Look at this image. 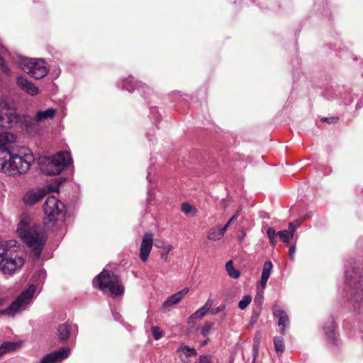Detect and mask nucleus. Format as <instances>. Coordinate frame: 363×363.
I'll list each match as a JSON object with an SVG mask.
<instances>
[{
    "instance_id": "obj_6",
    "label": "nucleus",
    "mask_w": 363,
    "mask_h": 363,
    "mask_svg": "<svg viewBox=\"0 0 363 363\" xmlns=\"http://www.w3.org/2000/svg\"><path fill=\"white\" fill-rule=\"evenodd\" d=\"M71 162L72 158L69 152H59L47 160L43 171L48 175L59 174Z\"/></svg>"
},
{
    "instance_id": "obj_27",
    "label": "nucleus",
    "mask_w": 363,
    "mask_h": 363,
    "mask_svg": "<svg viewBox=\"0 0 363 363\" xmlns=\"http://www.w3.org/2000/svg\"><path fill=\"white\" fill-rule=\"evenodd\" d=\"M278 232L275 230V229L272 227L268 228L267 230V235L269 240V242L272 246H275L277 242V238L278 237Z\"/></svg>"
},
{
    "instance_id": "obj_4",
    "label": "nucleus",
    "mask_w": 363,
    "mask_h": 363,
    "mask_svg": "<svg viewBox=\"0 0 363 363\" xmlns=\"http://www.w3.org/2000/svg\"><path fill=\"white\" fill-rule=\"evenodd\" d=\"M23 264L24 259L13 252L7 243L0 244V269L4 274H13Z\"/></svg>"
},
{
    "instance_id": "obj_19",
    "label": "nucleus",
    "mask_w": 363,
    "mask_h": 363,
    "mask_svg": "<svg viewBox=\"0 0 363 363\" xmlns=\"http://www.w3.org/2000/svg\"><path fill=\"white\" fill-rule=\"evenodd\" d=\"M58 337L60 340H67L70 335V326L68 323H62L57 328Z\"/></svg>"
},
{
    "instance_id": "obj_21",
    "label": "nucleus",
    "mask_w": 363,
    "mask_h": 363,
    "mask_svg": "<svg viewBox=\"0 0 363 363\" xmlns=\"http://www.w3.org/2000/svg\"><path fill=\"white\" fill-rule=\"evenodd\" d=\"M18 347V344L14 342H5L0 346V357L13 352Z\"/></svg>"
},
{
    "instance_id": "obj_18",
    "label": "nucleus",
    "mask_w": 363,
    "mask_h": 363,
    "mask_svg": "<svg viewBox=\"0 0 363 363\" xmlns=\"http://www.w3.org/2000/svg\"><path fill=\"white\" fill-rule=\"evenodd\" d=\"M274 314L279 318L278 324L281 326V333L285 335V329L289 325V320L286 313L281 310H276L274 311Z\"/></svg>"
},
{
    "instance_id": "obj_42",
    "label": "nucleus",
    "mask_w": 363,
    "mask_h": 363,
    "mask_svg": "<svg viewBox=\"0 0 363 363\" xmlns=\"http://www.w3.org/2000/svg\"><path fill=\"white\" fill-rule=\"evenodd\" d=\"M1 69L7 74H10V69L7 67L4 62H1Z\"/></svg>"
},
{
    "instance_id": "obj_46",
    "label": "nucleus",
    "mask_w": 363,
    "mask_h": 363,
    "mask_svg": "<svg viewBox=\"0 0 363 363\" xmlns=\"http://www.w3.org/2000/svg\"><path fill=\"white\" fill-rule=\"evenodd\" d=\"M230 225H228V223H226L223 227L220 228V230L223 232V234L224 235L225 231L227 230V229L228 228Z\"/></svg>"
},
{
    "instance_id": "obj_31",
    "label": "nucleus",
    "mask_w": 363,
    "mask_h": 363,
    "mask_svg": "<svg viewBox=\"0 0 363 363\" xmlns=\"http://www.w3.org/2000/svg\"><path fill=\"white\" fill-rule=\"evenodd\" d=\"M213 326V323H209V322H207L201 328V333L204 336V337H207V335H208L211 328Z\"/></svg>"
},
{
    "instance_id": "obj_20",
    "label": "nucleus",
    "mask_w": 363,
    "mask_h": 363,
    "mask_svg": "<svg viewBox=\"0 0 363 363\" xmlns=\"http://www.w3.org/2000/svg\"><path fill=\"white\" fill-rule=\"evenodd\" d=\"M336 328L335 322L333 319H330L328 322V325L324 326V330L325 335L328 339L331 341H334L335 338V329Z\"/></svg>"
},
{
    "instance_id": "obj_32",
    "label": "nucleus",
    "mask_w": 363,
    "mask_h": 363,
    "mask_svg": "<svg viewBox=\"0 0 363 363\" xmlns=\"http://www.w3.org/2000/svg\"><path fill=\"white\" fill-rule=\"evenodd\" d=\"M152 333L156 340L160 339L164 335L163 332L157 326L152 328Z\"/></svg>"
},
{
    "instance_id": "obj_23",
    "label": "nucleus",
    "mask_w": 363,
    "mask_h": 363,
    "mask_svg": "<svg viewBox=\"0 0 363 363\" xmlns=\"http://www.w3.org/2000/svg\"><path fill=\"white\" fill-rule=\"evenodd\" d=\"M225 269H226V271H227L228 275L230 277H232L233 279H238V277H240V273L238 270H237L234 267L233 262L232 260L227 262V263L225 264Z\"/></svg>"
},
{
    "instance_id": "obj_36",
    "label": "nucleus",
    "mask_w": 363,
    "mask_h": 363,
    "mask_svg": "<svg viewBox=\"0 0 363 363\" xmlns=\"http://www.w3.org/2000/svg\"><path fill=\"white\" fill-rule=\"evenodd\" d=\"M225 306L224 304H222V305L219 306L218 307L212 309L211 311V313L212 315L218 314V313L223 311L225 310Z\"/></svg>"
},
{
    "instance_id": "obj_45",
    "label": "nucleus",
    "mask_w": 363,
    "mask_h": 363,
    "mask_svg": "<svg viewBox=\"0 0 363 363\" xmlns=\"http://www.w3.org/2000/svg\"><path fill=\"white\" fill-rule=\"evenodd\" d=\"M354 274L355 272L354 270V269H352L351 270H349V269H347L346 272H345V276H346V279L348 280L349 279V276H350V274Z\"/></svg>"
},
{
    "instance_id": "obj_14",
    "label": "nucleus",
    "mask_w": 363,
    "mask_h": 363,
    "mask_svg": "<svg viewBox=\"0 0 363 363\" xmlns=\"http://www.w3.org/2000/svg\"><path fill=\"white\" fill-rule=\"evenodd\" d=\"M45 196V191L43 189H36L28 191L23 198L25 204L33 206L40 201Z\"/></svg>"
},
{
    "instance_id": "obj_10",
    "label": "nucleus",
    "mask_w": 363,
    "mask_h": 363,
    "mask_svg": "<svg viewBox=\"0 0 363 363\" xmlns=\"http://www.w3.org/2000/svg\"><path fill=\"white\" fill-rule=\"evenodd\" d=\"M349 301L354 308L363 303V279L353 282L350 291Z\"/></svg>"
},
{
    "instance_id": "obj_30",
    "label": "nucleus",
    "mask_w": 363,
    "mask_h": 363,
    "mask_svg": "<svg viewBox=\"0 0 363 363\" xmlns=\"http://www.w3.org/2000/svg\"><path fill=\"white\" fill-rule=\"evenodd\" d=\"M206 311L203 306L197 310L194 313L192 314L191 318L195 319H200L203 318L206 313Z\"/></svg>"
},
{
    "instance_id": "obj_39",
    "label": "nucleus",
    "mask_w": 363,
    "mask_h": 363,
    "mask_svg": "<svg viewBox=\"0 0 363 363\" xmlns=\"http://www.w3.org/2000/svg\"><path fill=\"white\" fill-rule=\"evenodd\" d=\"M255 347H257L259 345L260 340H261V335L260 333H257L255 337Z\"/></svg>"
},
{
    "instance_id": "obj_7",
    "label": "nucleus",
    "mask_w": 363,
    "mask_h": 363,
    "mask_svg": "<svg viewBox=\"0 0 363 363\" xmlns=\"http://www.w3.org/2000/svg\"><path fill=\"white\" fill-rule=\"evenodd\" d=\"M20 66L23 71L36 79L45 77L48 72L46 63L42 59L26 58L21 61Z\"/></svg>"
},
{
    "instance_id": "obj_22",
    "label": "nucleus",
    "mask_w": 363,
    "mask_h": 363,
    "mask_svg": "<svg viewBox=\"0 0 363 363\" xmlns=\"http://www.w3.org/2000/svg\"><path fill=\"white\" fill-rule=\"evenodd\" d=\"M223 236L224 235L220 230V226L211 228L207 235L208 239L213 241L220 240Z\"/></svg>"
},
{
    "instance_id": "obj_11",
    "label": "nucleus",
    "mask_w": 363,
    "mask_h": 363,
    "mask_svg": "<svg viewBox=\"0 0 363 363\" xmlns=\"http://www.w3.org/2000/svg\"><path fill=\"white\" fill-rule=\"evenodd\" d=\"M152 234L150 233H145L143 235L140 248V258L143 262H145L148 259V257L152 248Z\"/></svg>"
},
{
    "instance_id": "obj_8",
    "label": "nucleus",
    "mask_w": 363,
    "mask_h": 363,
    "mask_svg": "<svg viewBox=\"0 0 363 363\" xmlns=\"http://www.w3.org/2000/svg\"><path fill=\"white\" fill-rule=\"evenodd\" d=\"M8 105L4 102L0 103V129L12 128L17 123L18 117L13 111H9Z\"/></svg>"
},
{
    "instance_id": "obj_33",
    "label": "nucleus",
    "mask_w": 363,
    "mask_h": 363,
    "mask_svg": "<svg viewBox=\"0 0 363 363\" xmlns=\"http://www.w3.org/2000/svg\"><path fill=\"white\" fill-rule=\"evenodd\" d=\"M300 225H301V223L298 220H296L294 222L289 223L288 230L289 232H291L293 235H294V233L298 229V228L300 226Z\"/></svg>"
},
{
    "instance_id": "obj_50",
    "label": "nucleus",
    "mask_w": 363,
    "mask_h": 363,
    "mask_svg": "<svg viewBox=\"0 0 363 363\" xmlns=\"http://www.w3.org/2000/svg\"><path fill=\"white\" fill-rule=\"evenodd\" d=\"M138 86H139V84H138ZM140 86L142 87V84L140 83Z\"/></svg>"
},
{
    "instance_id": "obj_29",
    "label": "nucleus",
    "mask_w": 363,
    "mask_h": 363,
    "mask_svg": "<svg viewBox=\"0 0 363 363\" xmlns=\"http://www.w3.org/2000/svg\"><path fill=\"white\" fill-rule=\"evenodd\" d=\"M252 297L250 295L245 296L238 303V307L241 310L245 309L251 303Z\"/></svg>"
},
{
    "instance_id": "obj_3",
    "label": "nucleus",
    "mask_w": 363,
    "mask_h": 363,
    "mask_svg": "<svg viewBox=\"0 0 363 363\" xmlns=\"http://www.w3.org/2000/svg\"><path fill=\"white\" fill-rule=\"evenodd\" d=\"M103 292L109 294L111 297H117L124 292V287L119 280V277L113 273L104 270L94 280Z\"/></svg>"
},
{
    "instance_id": "obj_9",
    "label": "nucleus",
    "mask_w": 363,
    "mask_h": 363,
    "mask_svg": "<svg viewBox=\"0 0 363 363\" xmlns=\"http://www.w3.org/2000/svg\"><path fill=\"white\" fill-rule=\"evenodd\" d=\"M65 208L64 203L53 196H48L43 205V211L49 217L59 215L65 211Z\"/></svg>"
},
{
    "instance_id": "obj_25",
    "label": "nucleus",
    "mask_w": 363,
    "mask_h": 363,
    "mask_svg": "<svg viewBox=\"0 0 363 363\" xmlns=\"http://www.w3.org/2000/svg\"><path fill=\"white\" fill-rule=\"evenodd\" d=\"M274 348L277 353H282L284 351L285 345L282 337H275L274 338Z\"/></svg>"
},
{
    "instance_id": "obj_16",
    "label": "nucleus",
    "mask_w": 363,
    "mask_h": 363,
    "mask_svg": "<svg viewBox=\"0 0 363 363\" xmlns=\"http://www.w3.org/2000/svg\"><path fill=\"white\" fill-rule=\"evenodd\" d=\"M188 292L189 289L184 288L182 290L172 295L163 303L162 307L167 308L178 303L187 294Z\"/></svg>"
},
{
    "instance_id": "obj_41",
    "label": "nucleus",
    "mask_w": 363,
    "mask_h": 363,
    "mask_svg": "<svg viewBox=\"0 0 363 363\" xmlns=\"http://www.w3.org/2000/svg\"><path fill=\"white\" fill-rule=\"evenodd\" d=\"M267 281H268L267 279H264V278L261 277L260 287L262 288V290H264L265 289V287L267 286Z\"/></svg>"
},
{
    "instance_id": "obj_37",
    "label": "nucleus",
    "mask_w": 363,
    "mask_h": 363,
    "mask_svg": "<svg viewBox=\"0 0 363 363\" xmlns=\"http://www.w3.org/2000/svg\"><path fill=\"white\" fill-rule=\"evenodd\" d=\"M321 121H326L328 123H334L338 121V118L337 117H330V118L324 117V118H322Z\"/></svg>"
},
{
    "instance_id": "obj_26",
    "label": "nucleus",
    "mask_w": 363,
    "mask_h": 363,
    "mask_svg": "<svg viewBox=\"0 0 363 363\" xmlns=\"http://www.w3.org/2000/svg\"><path fill=\"white\" fill-rule=\"evenodd\" d=\"M272 267L273 265L271 261L266 262L263 265L261 277L269 279L272 270Z\"/></svg>"
},
{
    "instance_id": "obj_40",
    "label": "nucleus",
    "mask_w": 363,
    "mask_h": 363,
    "mask_svg": "<svg viewBox=\"0 0 363 363\" xmlns=\"http://www.w3.org/2000/svg\"><path fill=\"white\" fill-rule=\"evenodd\" d=\"M212 306V301L211 299H208L206 303L203 306V307L206 310L209 311Z\"/></svg>"
},
{
    "instance_id": "obj_13",
    "label": "nucleus",
    "mask_w": 363,
    "mask_h": 363,
    "mask_svg": "<svg viewBox=\"0 0 363 363\" xmlns=\"http://www.w3.org/2000/svg\"><path fill=\"white\" fill-rule=\"evenodd\" d=\"M176 354L182 363H190L189 358L197 354L194 347H191L184 343H182L177 348Z\"/></svg>"
},
{
    "instance_id": "obj_1",
    "label": "nucleus",
    "mask_w": 363,
    "mask_h": 363,
    "mask_svg": "<svg viewBox=\"0 0 363 363\" xmlns=\"http://www.w3.org/2000/svg\"><path fill=\"white\" fill-rule=\"evenodd\" d=\"M17 233L26 244L32 249L38 258L46 241V236L40 225L31 223L30 218L23 214L17 228Z\"/></svg>"
},
{
    "instance_id": "obj_28",
    "label": "nucleus",
    "mask_w": 363,
    "mask_h": 363,
    "mask_svg": "<svg viewBox=\"0 0 363 363\" xmlns=\"http://www.w3.org/2000/svg\"><path fill=\"white\" fill-rule=\"evenodd\" d=\"M181 209L187 216H194L196 212V208L187 203H182Z\"/></svg>"
},
{
    "instance_id": "obj_43",
    "label": "nucleus",
    "mask_w": 363,
    "mask_h": 363,
    "mask_svg": "<svg viewBox=\"0 0 363 363\" xmlns=\"http://www.w3.org/2000/svg\"><path fill=\"white\" fill-rule=\"evenodd\" d=\"M38 274L39 277L42 278L43 279H44L45 278L46 272L44 269L39 270Z\"/></svg>"
},
{
    "instance_id": "obj_24",
    "label": "nucleus",
    "mask_w": 363,
    "mask_h": 363,
    "mask_svg": "<svg viewBox=\"0 0 363 363\" xmlns=\"http://www.w3.org/2000/svg\"><path fill=\"white\" fill-rule=\"evenodd\" d=\"M279 239L286 245H289L290 240L293 238L294 235L288 230H280L277 233Z\"/></svg>"
},
{
    "instance_id": "obj_5",
    "label": "nucleus",
    "mask_w": 363,
    "mask_h": 363,
    "mask_svg": "<svg viewBox=\"0 0 363 363\" xmlns=\"http://www.w3.org/2000/svg\"><path fill=\"white\" fill-rule=\"evenodd\" d=\"M35 291V286L30 284L26 289L13 301L10 306L4 310H0V314L13 317L16 314L26 310L31 303L33 294Z\"/></svg>"
},
{
    "instance_id": "obj_49",
    "label": "nucleus",
    "mask_w": 363,
    "mask_h": 363,
    "mask_svg": "<svg viewBox=\"0 0 363 363\" xmlns=\"http://www.w3.org/2000/svg\"><path fill=\"white\" fill-rule=\"evenodd\" d=\"M232 223H233V222H232L230 220H229L227 222V223H228V225H230Z\"/></svg>"
},
{
    "instance_id": "obj_44",
    "label": "nucleus",
    "mask_w": 363,
    "mask_h": 363,
    "mask_svg": "<svg viewBox=\"0 0 363 363\" xmlns=\"http://www.w3.org/2000/svg\"><path fill=\"white\" fill-rule=\"evenodd\" d=\"M240 214V210H238L229 220H230L232 222H233L238 218Z\"/></svg>"
},
{
    "instance_id": "obj_47",
    "label": "nucleus",
    "mask_w": 363,
    "mask_h": 363,
    "mask_svg": "<svg viewBox=\"0 0 363 363\" xmlns=\"http://www.w3.org/2000/svg\"><path fill=\"white\" fill-rule=\"evenodd\" d=\"M230 225H228V223H226L223 227L220 228V230L223 232V234L224 235L225 231L227 230V229L228 228Z\"/></svg>"
},
{
    "instance_id": "obj_38",
    "label": "nucleus",
    "mask_w": 363,
    "mask_h": 363,
    "mask_svg": "<svg viewBox=\"0 0 363 363\" xmlns=\"http://www.w3.org/2000/svg\"><path fill=\"white\" fill-rule=\"evenodd\" d=\"M295 252H296V247H295V245L290 246L289 253L290 258L292 260L294 259Z\"/></svg>"
},
{
    "instance_id": "obj_2",
    "label": "nucleus",
    "mask_w": 363,
    "mask_h": 363,
    "mask_svg": "<svg viewBox=\"0 0 363 363\" xmlns=\"http://www.w3.org/2000/svg\"><path fill=\"white\" fill-rule=\"evenodd\" d=\"M0 172L9 176H16L26 173L30 168L34 161L33 156L30 154L23 155L13 152L11 150L8 152H0Z\"/></svg>"
},
{
    "instance_id": "obj_35",
    "label": "nucleus",
    "mask_w": 363,
    "mask_h": 363,
    "mask_svg": "<svg viewBox=\"0 0 363 363\" xmlns=\"http://www.w3.org/2000/svg\"><path fill=\"white\" fill-rule=\"evenodd\" d=\"M164 249H165V252H162V253L161 254V257H162V259H163L164 261H167V257H168V254H169V252L171 250H172V249H173V246H172V245H169L166 246V247H164Z\"/></svg>"
},
{
    "instance_id": "obj_15",
    "label": "nucleus",
    "mask_w": 363,
    "mask_h": 363,
    "mask_svg": "<svg viewBox=\"0 0 363 363\" xmlns=\"http://www.w3.org/2000/svg\"><path fill=\"white\" fill-rule=\"evenodd\" d=\"M16 83L23 91L31 96H35L39 93L38 88L31 82L23 77H18Z\"/></svg>"
},
{
    "instance_id": "obj_17",
    "label": "nucleus",
    "mask_w": 363,
    "mask_h": 363,
    "mask_svg": "<svg viewBox=\"0 0 363 363\" xmlns=\"http://www.w3.org/2000/svg\"><path fill=\"white\" fill-rule=\"evenodd\" d=\"M56 113L57 111L54 108H49L45 111H38L36 112L34 121L35 122H42L48 119H52Z\"/></svg>"
},
{
    "instance_id": "obj_48",
    "label": "nucleus",
    "mask_w": 363,
    "mask_h": 363,
    "mask_svg": "<svg viewBox=\"0 0 363 363\" xmlns=\"http://www.w3.org/2000/svg\"><path fill=\"white\" fill-rule=\"evenodd\" d=\"M127 83V81L124 82L123 84V86L124 89H126L128 91H132V89H130L128 85L126 84Z\"/></svg>"
},
{
    "instance_id": "obj_12",
    "label": "nucleus",
    "mask_w": 363,
    "mask_h": 363,
    "mask_svg": "<svg viewBox=\"0 0 363 363\" xmlns=\"http://www.w3.org/2000/svg\"><path fill=\"white\" fill-rule=\"evenodd\" d=\"M70 353V350L67 347H62L57 351L45 355L39 363H55L67 358Z\"/></svg>"
},
{
    "instance_id": "obj_34",
    "label": "nucleus",
    "mask_w": 363,
    "mask_h": 363,
    "mask_svg": "<svg viewBox=\"0 0 363 363\" xmlns=\"http://www.w3.org/2000/svg\"><path fill=\"white\" fill-rule=\"evenodd\" d=\"M194 363H211V357L208 355H201Z\"/></svg>"
}]
</instances>
